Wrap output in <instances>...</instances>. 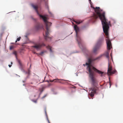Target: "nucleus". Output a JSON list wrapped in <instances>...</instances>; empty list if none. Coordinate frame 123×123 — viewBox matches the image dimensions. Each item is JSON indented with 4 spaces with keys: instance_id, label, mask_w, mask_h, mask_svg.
<instances>
[{
    "instance_id": "obj_1",
    "label": "nucleus",
    "mask_w": 123,
    "mask_h": 123,
    "mask_svg": "<svg viewBox=\"0 0 123 123\" xmlns=\"http://www.w3.org/2000/svg\"><path fill=\"white\" fill-rule=\"evenodd\" d=\"M102 55H100L94 59L92 57L91 55L90 54H88L86 56V57L88 58V62H86V64L83 65L84 66L87 65V69L89 72V76L91 80V84L92 86L90 88L91 92L89 94L91 97H93L94 96V94H97L99 90L98 81L95 77L93 70L99 74H101V76H102V74L104 73L103 72L98 70L92 66L91 65L92 62L96 60H99Z\"/></svg>"
},
{
    "instance_id": "obj_2",
    "label": "nucleus",
    "mask_w": 123,
    "mask_h": 123,
    "mask_svg": "<svg viewBox=\"0 0 123 123\" xmlns=\"http://www.w3.org/2000/svg\"><path fill=\"white\" fill-rule=\"evenodd\" d=\"M91 7L94 10L95 13H93V15L91 17V20L93 22H94L98 17L101 20L103 26V31L106 36V40L107 44V49L110 50L112 48L111 44L109 38L108 32L109 25H111L110 22L108 21L105 18V12L101 14V12L102 10L99 7H96L95 8L92 6Z\"/></svg>"
},
{
    "instance_id": "obj_3",
    "label": "nucleus",
    "mask_w": 123,
    "mask_h": 123,
    "mask_svg": "<svg viewBox=\"0 0 123 123\" xmlns=\"http://www.w3.org/2000/svg\"><path fill=\"white\" fill-rule=\"evenodd\" d=\"M32 6L35 9L37 14L40 17V18H42L43 19L45 23L46 30V31L45 32V35L44 36L45 39L46 40H47L48 38H50H50L49 37V27L51 25V23L50 22H48L47 21V18L46 17L41 15L39 13L37 10V6H35L34 5H32Z\"/></svg>"
},
{
    "instance_id": "obj_4",
    "label": "nucleus",
    "mask_w": 123,
    "mask_h": 123,
    "mask_svg": "<svg viewBox=\"0 0 123 123\" xmlns=\"http://www.w3.org/2000/svg\"><path fill=\"white\" fill-rule=\"evenodd\" d=\"M103 40V39L99 40L95 45L93 49V52L95 54L97 53V50L99 49L102 45Z\"/></svg>"
},
{
    "instance_id": "obj_5",
    "label": "nucleus",
    "mask_w": 123,
    "mask_h": 123,
    "mask_svg": "<svg viewBox=\"0 0 123 123\" xmlns=\"http://www.w3.org/2000/svg\"><path fill=\"white\" fill-rule=\"evenodd\" d=\"M74 29L75 30L76 36L77 37V40L78 43L80 47V45L81 44L82 41L80 37L79 36L78 34V32L79 31V29L78 27L76 25H74Z\"/></svg>"
},
{
    "instance_id": "obj_6",
    "label": "nucleus",
    "mask_w": 123,
    "mask_h": 123,
    "mask_svg": "<svg viewBox=\"0 0 123 123\" xmlns=\"http://www.w3.org/2000/svg\"><path fill=\"white\" fill-rule=\"evenodd\" d=\"M112 66L110 65L109 62L108 64V69L107 74L108 75H111L112 74L115 73L117 71L116 70H114L112 71Z\"/></svg>"
},
{
    "instance_id": "obj_7",
    "label": "nucleus",
    "mask_w": 123,
    "mask_h": 123,
    "mask_svg": "<svg viewBox=\"0 0 123 123\" xmlns=\"http://www.w3.org/2000/svg\"><path fill=\"white\" fill-rule=\"evenodd\" d=\"M45 46V45L43 43L41 44L40 43H35L34 45L32 46V47L35 48L37 50L40 49L41 48Z\"/></svg>"
},
{
    "instance_id": "obj_8",
    "label": "nucleus",
    "mask_w": 123,
    "mask_h": 123,
    "mask_svg": "<svg viewBox=\"0 0 123 123\" xmlns=\"http://www.w3.org/2000/svg\"><path fill=\"white\" fill-rule=\"evenodd\" d=\"M104 55L109 60V53L108 51L105 52Z\"/></svg>"
},
{
    "instance_id": "obj_9",
    "label": "nucleus",
    "mask_w": 123,
    "mask_h": 123,
    "mask_svg": "<svg viewBox=\"0 0 123 123\" xmlns=\"http://www.w3.org/2000/svg\"><path fill=\"white\" fill-rule=\"evenodd\" d=\"M18 62L20 66V68L21 69L22 68H23V66L21 63V61L20 60H18Z\"/></svg>"
},
{
    "instance_id": "obj_10",
    "label": "nucleus",
    "mask_w": 123,
    "mask_h": 123,
    "mask_svg": "<svg viewBox=\"0 0 123 123\" xmlns=\"http://www.w3.org/2000/svg\"><path fill=\"white\" fill-rule=\"evenodd\" d=\"M40 28V27L39 24H37L35 26V28L37 30H38Z\"/></svg>"
},
{
    "instance_id": "obj_11",
    "label": "nucleus",
    "mask_w": 123,
    "mask_h": 123,
    "mask_svg": "<svg viewBox=\"0 0 123 123\" xmlns=\"http://www.w3.org/2000/svg\"><path fill=\"white\" fill-rule=\"evenodd\" d=\"M46 52V51H43L42 52H41L39 54H37V53H36V54H37L38 55H43V54L45 52Z\"/></svg>"
},
{
    "instance_id": "obj_12",
    "label": "nucleus",
    "mask_w": 123,
    "mask_h": 123,
    "mask_svg": "<svg viewBox=\"0 0 123 123\" xmlns=\"http://www.w3.org/2000/svg\"><path fill=\"white\" fill-rule=\"evenodd\" d=\"M45 6H46V8L48 9V11H49V13H50V14H51V12H49V7L47 3H46Z\"/></svg>"
},
{
    "instance_id": "obj_13",
    "label": "nucleus",
    "mask_w": 123,
    "mask_h": 123,
    "mask_svg": "<svg viewBox=\"0 0 123 123\" xmlns=\"http://www.w3.org/2000/svg\"><path fill=\"white\" fill-rule=\"evenodd\" d=\"M46 48L48 49H49L50 50V51L51 52H52V51L51 50V47L49 46V45H48V46L46 47Z\"/></svg>"
},
{
    "instance_id": "obj_14",
    "label": "nucleus",
    "mask_w": 123,
    "mask_h": 123,
    "mask_svg": "<svg viewBox=\"0 0 123 123\" xmlns=\"http://www.w3.org/2000/svg\"><path fill=\"white\" fill-rule=\"evenodd\" d=\"M63 80V79H54L53 80H50L49 81L50 82H53V81H54L55 80Z\"/></svg>"
},
{
    "instance_id": "obj_15",
    "label": "nucleus",
    "mask_w": 123,
    "mask_h": 123,
    "mask_svg": "<svg viewBox=\"0 0 123 123\" xmlns=\"http://www.w3.org/2000/svg\"><path fill=\"white\" fill-rule=\"evenodd\" d=\"M74 22H75L76 23L78 24H79L80 23H81L82 22L81 21H74Z\"/></svg>"
},
{
    "instance_id": "obj_16",
    "label": "nucleus",
    "mask_w": 123,
    "mask_h": 123,
    "mask_svg": "<svg viewBox=\"0 0 123 123\" xmlns=\"http://www.w3.org/2000/svg\"><path fill=\"white\" fill-rule=\"evenodd\" d=\"M20 39H21L20 37H19L16 40V41L15 42L16 43L17 42V41H19L20 40Z\"/></svg>"
},
{
    "instance_id": "obj_17",
    "label": "nucleus",
    "mask_w": 123,
    "mask_h": 123,
    "mask_svg": "<svg viewBox=\"0 0 123 123\" xmlns=\"http://www.w3.org/2000/svg\"><path fill=\"white\" fill-rule=\"evenodd\" d=\"M13 48V46H11L10 47V49H12Z\"/></svg>"
},
{
    "instance_id": "obj_18",
    "label": "nucleus",
    "mask_w": 123,
    "mask_h": 123,
    "mask_svg": "<svg viewBox=\"0 0 123 123\" xmlns=\"http://www.w3.org/2000/svg\"><path fill=\"white\" fill-rule=\"evenodd\" d=\"M15 55H17V52L16 51H14L13 53Z\"/></svg>"
},
{
    "instance_id": "obj_19",
    "label": "nucleus",
    "mask_w": 123,
    "mask_h": 123,
    "mask_svg": "<svg viewBox=\"0 0 123 123\" xmlns=\"http://www.w3.org/2000/svg\"><path fill=\"white\" fill-rule=\"evenodd\" d=\"M32 101L35 103H36L37 102V100H33Z\"/></svg>"
},
{
    "instance_id": "obj_20",
    "label": "nucleus",
    "mask_w": 123,
    "mask_h": 123,
    "mask_svg": "<svg viewBox=\"0 0 123 123\" xmlns=\"http://www.w3.org/2000/svg\"><path fill=\"white\" fill-rule=\"evenodd\" d=\"M90 3L91 4V0H89Z\"/></svg>"
},
{
    "instance_id": "obj_21",
    "label": "nucleus",
    "mask_w": 123,
    "mask_h": 123,
    "mask_svg": "<svg viewBox=\"0 0 123 123\" xmlns=\"http://www.w3.org/2000/svg\"><path fill=\"white\" fill-rule=\"evenodd\" d=\"M8 66L9 67H11V65H9Z\"/></svg>"
},
{
    "instance_id": "obj_22",
    "label": "nucleus",
    "mask_w": 123,
    "mask_h": 123,
    "mask_svg": "<svg viewBox=\"0 0 123 123\" xmlns=\"http://www.w3.org/2000/svg\"><path fill=\"white\" fill-rule=\"evenodd\" d=\"M29 73H30V71L29 70V71H28V74H29Z\"/></svg>"
},
{
    "instance_id": "obj_23",
    "label": "nucleus",
    "mask_w": 123,
    "mask_h": 123,
    "mask_svg": "<svg viewBox=\"0 0 123 123\" xmlns=\"http://www.w3.org/2000/svg\"><path fill=\"white\" fill-rule=\"evenodd\" d=\"M48 122H49V123H50V122H49V120H48Z\"/></svg>"
},
{
    "instance_id": "obj_24",
    "label": "nucleus",
    "mask_w": 123,
    "mask_h": 123,
    "mask_svg": "<svg viewBox=\"0 0 123 123\" xmlns=\"http://www.w3.org/2000/svg\"><path fill=\"white\" fill-rule=\"evenodd\" d=\"M11 64H12V62H11Z\"/></svg>"
},
{
    "instance_id": "obj_25",
    "label": "nucleus",
    "mask_w": 123,
    "mask_h": 123,
    "mask_svg": "<svg viewBox=\"0 0 123 123\" xmlns=\"http://www.w3.org/2000/svg\"><path fill=\"white\" fill-rule=\"evenodd\" d=\"M59 82H60V83H61V81H59Z\"/></svg>"
},
{
    "instance_id": "obj_26",
    "label": "nucleus",
    "mask_w": 123,
    "mask_h": 123,
    "mask_svg": "<svg viewBox=\"0 0 123 123\" xmlns=\"http://www.w3.org/2000/svg\"><path fill=\"white\" fill-rule=\"evenodd\" d=\"M34 54H35V53H35V52H34Z\"/></svg>"
},
{
    "instance_id": "obj_27",
    "label": "nucleus",
    "mask_w": 123,
    "mask_h": 123,
    "mask_svg": "<svg viewBox=\"0 0 123 123\" xmlns=\"http://www.w3.org/2000/svg\"><path fill=\"white\" fill-rule=\"evenodd\" d=\"M45 113L46 114V111H45Z\"/></svg>"
},
{
    "instance_id": "obj_28",
    "label": "nucleus",
    "mask_w": 123,
    "mask_h": 123,
    "mask_svg": "<svg viewBox=\"0 0 123 123\" xmlns=\"http://www.w3.org/2000/svg\"><path fill=\"white\" fill-rule=\"evenodd\" d=\"M51 85V84H50L49 85V86H50Z\"/></svg>"
},
{
    "instance_id": "obj_29",
    "label": "nucleus",
    "mask_w": 123,
    "mask_h": 123,
    "mask_svg": "<svg viewBox=\"0 0 123 123\" xmlns=\"http://www.w3.org/2000/svg\"><path fill=\"white\" fill-rule=\"evenodd\" d=\"M55 82H57V81H55Z\"/></svg>"
}]
</instances>
